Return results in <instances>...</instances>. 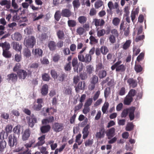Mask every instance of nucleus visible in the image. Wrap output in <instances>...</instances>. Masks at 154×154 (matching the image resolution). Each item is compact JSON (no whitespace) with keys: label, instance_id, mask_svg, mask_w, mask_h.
<instances>
[{"label":"nucleus","instance_id":"obj_1","mask_svg":"<svg viewBox=\"0 0 154 154\" xmlns=\"http://www.w3.org/2000/svg\"><path fill=\"white\" fill-rule=\"evenodd\" d=\"M86 48V47H84L82 48L78 53V58L80 61L88 63L91 60L92 57L88 54H85L84 53Z\"/></svg>","mask_w":154,"mask_h":154},{"label":"nucleus","instance_id":"obj_2","mask_svg":"<svg viewBox=\"0 0 154 154\" xmlns=\"http://www.w3.org/2000/svg\"><path fill=\"white\" fill-rule=\"evenodd\" d=\"M122 61H117L111 66V69L113 70L116 69V71L117 72H124L125 71L126 67L123 64L120 65Z\"/></svg>","mask_w":154,"mask_h":154},{"label":"nucleus","instance_id":"obj_3","mask_svg":"<svg viewBox=\"0 0 154 154\" xmlns=\"http://www.w3.org/2000/svg\"><path fill=\"white\" fill-rule=\"evenodd\" d=\"M36 43V39L33 36H29L25 39L24 44L25 46L29 48H32Z\"/></svg>","mask_w":154,"mask_h":154},{"label":"nucleus","instance_id":"obj_4","mask_svg":"<svg viewBox=\"0 0 154 154\" xmlns=\"http://www.w3.org/2000/svg\"><path fill=\"white\" fill-rule=\"evenodd\" d=\"M8 143L11 147H14L17 144V139L14 136L10 135L8 137Z\"/></svg>","mask_w":154,"mask_h":154},{"label":"nucleus","instance_id":"obj_5","mask_svg":"<svg viewBox=\"0 0 154 154\" xmlns=\"http://www.w3.org/2000/svg\"><path fill=\"white\" fill-rule=\"evenodd\" d=\"M64 126L63 124L58 122H55L52 126V129L53 131L56 132L62 131L63 129Z\"/></svg>","mask_w":154,"mask_h":154},{"label":"nucleus","instance_id":"obj_6","mask_svg":"<svg viewBox=\"0 0 154 154\" xmlns=\"http://www.w3.org/2000/svg\"><path fill=\"white\" fill-rule=\"evenodd\" d=\"M105 134V131L103 126L99 128V132H97L95 135L96 137L98 139L103 138L104 137Z\"/></svg>","mask_w":154,"mask_h":154},{"label":"nucleus","instance_id":"obj_7","mask_svg":"<svg viewBox=\"0 0 154 154\" xmlns=\"http://www.w3.org/2000/svg\"><path fill=\"white\" fill-rule=\"evenodd\" d=\"M7 79L9 82H15L17 81V75L14 73H12L8 74L7 76Z\"/></svg>","mask_w":154,"mask_h":154},{"label":"nucleus","instance_id":"obj_8","mask_svg":"<svg viewBox=\"0 0 154 154\" xmlns=\"http://www.w3.org/2000/svg\"><path fill=\"white\" fill-rule=\"evenodd\" d=\"M61 14L62 16L66 17H69L72 15V13L71 11L67 8L63 9Z\"/></svg>","mask_w":154,"mask_h":154},{"label":"nucleus","instance_id":"obj_9","mask_svg":"<svg viewBox=\"0 0 154 154\" xmlns=\"http://www.w3.org/2000/svg\"><path fill=\"white\" fill-rule=\"evenodd\" d=\"M127 82L128 84V85L132 88L136 87L137 85V81L132 78L128 79L127 81Z\"/></svg>","mask_w":154,"mask_h":154},{"label":"nucleus","instance_id":"obj_10","mask_svg":"<svg viewBox=\"0 0 154 154\" xmlns=\"http://www.w3.org/2000/svg\"><path fill=\"white\" fill-rule=\"evenodd\" d=\"M85 82L84 81L79 82L77 86H75V90L77 93H78L80 90H84L85 86Z\"/></svg>","mask_w":154,"mask_h":154},{"label":"nucleus","instance_id":"obj_11","mask_svg":"<svg viewBox=\"0 0 154 154\" xmlns=\"http://www.w3.org/2000/svg\"><path fill=\"white\" fill-rule=\"evenodd\" d=\"M28 118V120L27 122L29 126L32 128L34 125L35 123H37V119L35 117L30 118V117H27V118Z\"/></svg>","mask_w":154,"mask_h":154},{"label":"nucleus","instance_id":"obj_12","mask_svg":"<svg viewBox=\"0 0 154 154\" xmlns=\"http://www.w3.org/2000/svg\"><path fill=\"white\" fill-rule=\"evenodd\" d=\"M30 130L29 128L26 129L24 131L22 136V139L23 141L27 140L30 137Z\"/></svg>","mask_w":154,"mask_h":154},{"label":"nucleus","instance_id":"obj_13","mask_svg":"<svg viewBox=\"0 0 154 154\" xmlns=\"http://www.w3.org/2000/svg\"><path fill=\"white\" fill-rule=\"evenodd\" d=\"M17 75L20 79H24L26 77L27 74L24 70L20 69L17 72Z\"/></svg>","mask_w":154,"mask_h":154},{"label":"nucleus","instance_id":"obj_14","mask_svg":"<svg viewBox=\"0 0 154 154\" xmlns=\"http://www.w3.org/2000/svg\"><path fill=\"white\" fill-rule=\"evenodd\" d=\"M43 102L42 99V98L38 99L37 100V105H35L33 106V109L35 110L39 111L42 107V103Z\"/></svg>","mask_w":154,"mask_h":154},{"label":"nucleus","instance_id":"obj_15","mask_svg":"<svg viewBox=\"0 0 154 154\" xmlns=\"http://www.w3.org/2000/svg\"><path fill=\"white\" fill-rule=\"evenodd\" d=\"M93 22L94 23V25L96 27L98 26H102L105 24V22L104 20L103 19H93Z\"/></svg>","mask_w":154,"mask_h":154},{"label":"nucleus","instance_id":"obj_16","mask_svg":"<svg viewBox=\"0 0 154 154\" xmlns=\"http://www.w3.org/2000/svg\"><path fill=\"white\" fill-rule=\"evenodd\" d=\"M89 125H87L83 128L82 131V133L83 134V138L84 139L87 138L89 134V131L88 129L89 128Z\"/></svg>","mask_w":154,"mask_h":154},{"label":"nucleus","instance_id":"obj_17","mask_svg":"<svg viewBox=\"0 0 154 154\" xmlns=\"http://www.w3.org/2000/svg\"><path fill=\"white\" fill-rule=\"evenodd\" d=\"M32 53L35 57H42V55L43 51L41 49L36 48L35 49L34 51V50H33Z\"/></svg>","mask_w":154,"mask_h":154},{"label":"nucleus","instance_id":"obj_18","mask_svg":"<svg viewBox=\"0 0 154 154\" xmlns=\"http://www.w3.org/2000/svg\"><path fill=\"white\" fill-rule=\"evenodd\" d=\"M135 109L134 107H132L129 109V117L131 121L133 120L134 119V112Z\"/></svg>","mask_w":154,"mask_h":154},{"label":"nucleus","instance_id":"obj_19","mask_svg":"<svg viewBox=\"0 0 154 154\" xmlns=\"http://www.w3.org/2000/svg\"><path fill=\"white\" fill-rule=\"evenodd\" d=\"M0 47L2 48L3 51L9 50L11 48L10 44L6 42L0 43Z\"/></svg>","mask_w":154,"mask_h":154},{"label":"nucleus","instance_id":"obj_20","mask_svg":"<svg viewBox=\"0 0 154 154\" xmlns=\"http://www.w3.org/2000/svg\"><path fill=\"white\" fill-rule=\"evenodd\" d=\"M51 128V126L49 125H43L41 127L40 130L42 134H45L48 132Z\"/></svg>","mask_w":154,"mask_h":154},{"label":"nucleus","instance_id":"obj_21","mask_svg":"<svg viewBox=\"0 0 154 154\" xmlns=\"http://www.w3.org/2000/svg\"><path fill=\"white\" fill-rule=\"evenodd\" d=\"M45 135H43L38 138L39 141L36 143L37 146H41L44 144L45 143Z\"/></svg>","mask_w":154,"mask_h":154},{"label":"nucleus","instance_id":"obj_22","mask_svg":"<svg viewBox=\"0 0 154 154\" xmlns=\"http://www.w3.org/2000/svg\"><path fill=\"white\" fill-rule=\"evenodd\" d=\"M13 48L16 51H20L22 49V46L19 43L16 42H13L12 43Z\"/></svg>","mask_w":154,"mask_h":154},{"label":"nucleus","instance_id":"obj_23","mask_svg":"<svg viewBox=\"0 0 154 154\" xmlns=\"http://www.w3.org/2000/svg\"><path fill=\"white\" fill-rule=\"evenodd\" d=\"M48 88L47 84L43 85L41 89V93L43 95L45 96L48 93Z\"/></svg>","mask_w":154,"mask_h":154},{"label":"nucleus","instance_id":"obj_24","mask_svg":"<svg viewBox=\"0 0 154 154\" xmlns=\"http://www.w3.org/2000/svg\"><path fill=\"white\" fill-rule=\"evenodd\" d=\"M54 121V117L52 116H49L48 118L44 119L42 121V123L43 125H46L50 123L53 122Z\"/></svg>","mask_w":154,"mask_h":154},{"label":"nucleus","instance_id":"obj_25","mask_svg":"<svg viewBox=\"0 0 154 154\" xmlns=\"http://www.w3.org/2000/svg\"><path fill=\"white\" fill-rule=\"evenodd\" d=\"M21 34L18 32H15L12 35V38L13 40L20 41L21 39Z\"/></svg>","mask_w":154,"mask_h":154},{"label":"nucleus","instance_id":"obj_26","mask_svg":"<svg viewBox=\"0 0 154 154\" xmlns=\"http://www.w3.org/2000/svg\"><path fill=\"white\" fill-rule=\"evenodd\" d=\"M32 146L29 143H26L25 144L24 146L27 149L25 151L21 152L19 154H31V151H29L28 148L31 147Z\"/></svg>","mask_w":154,"mask_h":154},{"label":"nucleus","instance_id":"obj_27","mask_svg":"<svg viewBox=\"0 0 154 154\" xmlns=\"http://www.w3.org/2000/svg\"><path fill=\"white\" fill-rule=\"evenodd\" d=\"M133 98L130 97L129 96L127 95L125 98L124 103L126 105H129L133 101Z\"/></svg>","mask_w":154,"mask_h":154},{"label":"nucleus","instance_id":"obj_28","mask_svg":"<svg viewBox=\"0 0 154 154\" xmlns=\"http://www.w3.org/2000/svg\"><path fill=\"white\" fill-rule=\"evenodd\" d=\"M48 47L51 51H54L56 49V45L54 41H50L48 43Z\"/></svg>","mask_w":154,"mask_h":154},{"label":"nucleus","instance_id":"obj_29","mask_svg":"<svg viewBox=\"0 0 154 154\" xmlns=\"http://www.w3.org/2000/svg\"><path fill=\"white\" fill-rule=\"evenodd\" d=\"M0 4L2 6L6 5V8L7 9H9L10 8L11 5L10 2L7 0H2L0 2Z\"/></svg>","mask_w":154,"mask_h":154},{"label":"nucleus","instance_id":"obj_30","mask_svg":"<svg viewBox=\"0 0 154 154\" xmlns=\"http://www.w3.org/2000/svg\"><path fill=\"white\" fill-rule=\"evenodd\" d=\"M139 9L137 8L134 11H132L131 14V17L132 21L134 23L136 15H137L139 12Z\"/></svg>","mask_w":154,"mask_h":154},{"label":"nucleus","instance_id":"obj_31","mask_svg":"<svg viewBox=\"0 0 154 154\" xmlns=\"http://www.w3.org/2000/svg\"><path fill=\"white\" fill-rule=\"evenodd\" d=\"M94 68L93 66L91 65H88L86 66V71L88 74L90 75L94 71Z\"/></svg>","mask_w":154,"mask_h":154},{"label":"nucleus","instance_id":"obj_32","mask_svg":"<svg viewBox=\"0 0 154 154\" xmlns=\"http://www.w3.org/2000/svg\"><path fill=\"white\" fill-rule=\"evenodd\" d=\"M104 6V2L101 0H98L96 1L94 3V7L96 9H97Z\"/></svg>","mask_w":154,"mask_h":154},{"label":"nucleus","instance_id":"obj_33","mask_svg":"<svg viewBox=\"0 0 154 154\" xmlns=\"http://www.w3.org/2000/svg\"><path fill=\"white\" fill-rule=\"evenodd\" d=\"M115 128L113 127L109 129L106 133L107 136L109 137H112L114 135Z\"/></svg>","mask_w":154,"mask_h":154},{"label":"nucleus","instance_id":"obj_34","mask_svg":"<svg viewBox=\"0 0 154 154\" xmlns=\"http://www.w3.org/2000/svg\"><path fill=\"white\" fill-rule=\"evenodd\" d=\"M57 35L58 38L60 39L63 40L64 38V32L62 30H59L57 32Z\"/></svg>","mask_w":154,"mask_h":154},{"label":"nucleus","instance_id":"obj_35","mask_svg":"<svg viewBox=\"0 0 154 154\" xmlns=\"http://www.w3.org/2000/svg\"><path fill=\"white\" fill-rule=\"evenodd\" d=\"M7 143L5 140H2L0 142V152H3L6 147Z\"/></svg>","mask_w":154,"mask_h":154},{"label":"nucleus","instance_id":"obj_36","mask_svg":"<svg viewBox=\"0 0 154 154\" xmlns=\"http://www.w3.org/2000/svg\"><path fill=\"white\" fill-rule=\"evenodd\" d=\"M134 125L132 122H128L126 126L125 129L127 131H130L133 130Z\"/></svg>","mask_w":154,"mask_h":154},{"label":"nucleus","instance_id":"obj_37","mask_svg":"<svg viewBox=\"0 0 154 154\" xmlns=\"http://www.w3.org/2000/svg\"><path fill=\"white\" fill-rule=\"evenodd\" d=\"M79 22L81 24H84L86 23L87 20V18L84 16L79 17L78 18Z\"/></svg>","mask_w":154,"mask_h":154},{"label":"nucleus","instance_id":"obj_38","mask_svg":"<svg viewBox=\"0 0 154 154\" xmlns=\"http://www.w3.org/2000/svg\"><path fill=\"white\" fill-rule=\"evenodd\" d=\"M20 128L21 126L20 125H18L15 127L13 130L14 133L19 136L20 133Z\"/></svg>","mask_w":154,"mask_h":154},{"label":"nucleus","instance_id":"obj_39","mask_svg":"<svg viewBox=\"0 0 154 154\" xmlns=\"http://www.w3.org/2000/svg\"><path fill=\"white\" fill-rule=\"evenodd\" d=\"M67 24L68 26L70 27H74L77 24L76 21L72 20H69L67 21Z\"/></svg>","mask_w":154,"mask_h":154},{"label":"nucleus","instance_id":"obj_40","mask_svg":"<svg viewBox=\"0 0 154 154\" xmlns=\"http://www.w3.org/2000/svg\"><path fill=\"white\" fill-rule=\"evenodd\" d=\"M85 29L82 27H79L77 29L76 32L77 34L80 35H82L85 32Z\"/></svg>","mask_w":154,"mask_h":154},{"label":"nucleus","instance_id":"obj_41","mask_svg":"<svg viewBox=\"0 0 154 154\" xmlns=\"http://www.w3.org/2000/svg\"><path fill=\"white\" fill-rule=\"evenodd\" d=\"M2 55L4 57L7 58H11L12 56L11 52L8 50L3 51Z\"/></svg>","mask_w":154,"mask_h":154},{"label":"nucleus","instance_id":"obj_42","mask_svg":"<svg viewBox=\"0 0 154 154\" xmlns=\"http://www.w3.org/2000/svg\"><path fill=\"white\" fill-rule=\"evenodd\" d=\"M120 19L118 17H115L112 20V23L115 26H118L120 22Z\"/></svg>","mask_w":154,"mask_h":154},{"label":"nucleus","instance_id":"obj_43","mask_svg":"<svg viewBox=\"0 0 154 154\" xmlns=\"http://www.w3.org/2000/svg\"><path fill=\"white\" fill-rule=\"evenodd\" d=\"M74 9H78L80 6V3L79 1L74 0L72 2Z\"/></svg>","mask_w":154,"mask_h":154},{"label":"nucleus","instance_id":"obj_44","mask_svg":"<svg viewBox=\"0 0 154 154\" xmlns=\"http://www.w3.org/2000/svg\"><path fill=\"white\" fill-rule=\"evenodd\" d=\"M131 42V41L130 40H127L123 45V48L124 50H126L128 49L130 47Z\"/></svg>","mask_w":154,"mask_h":154},{"label":"nucleus","instance_id":"obj_45","mask_svg":"<svg viewBox=\"0 0 154 154\" xmlns=\"http://www.w3.org/2000/svg\"><path fill=\"white\" fill-rule=\"evenodd\" d=\"M100 49L101 52L103 55H106L109 52V50L105 46H102Z\"/></svg>","mask_w":154,"mask_h":154},{"label":"nucleus","instance_id":"obj_46","mask_svg":"<svg viewBox=\"0 0 154 154\" xmlns=\"http://www.w3.org/2000/svg\"><path fill=\"white\" fill-rule=\"evenodd\" d=\"M23 55L26 57L29 58V57L31 55L30 50L28 48L25 49L23 51Z\"/></svg>","mask_w":154,"mask_h":154},{"label":"nucleus","instance_id":"obj_47","mask_svg":"<svg viewBox=\"0 0 154 154\" xmlns=\"http://www.w3.org/2000/svg\"><path fill=\"white\" fill-rule=\"evenodd\" d=\"M12 127V125L10 124L6 126L5 130L7 134L11 132Z\"/></svg>","mask_w":154,"mask_h":154},{"label":"nucleus","instance_id":"obj_48","mask_svg":"<svg viewBox=\"0 0 154 154\" xmlns=\"http://www.w3.org/2000/svg\"><path fill=\"white\" fill-rule=\"evenodd\" d=\"M94 140L93 139H88L85 142V144L86 146H91L93 144Z\"/></svg>","mask_w":154,"mask_h":154},{"label":"nucleus","instance_id":"obj_49","mask_svg":"<svg viewBox=\"0 0 154 154\" xmlns=\"http://www.w3.org/2000/svg\"><path fill=\"white\" fill-rule=\"evenodd\" d=\"M81 137V134H79L76 137V139L75 141L76 143H78L79 145H80L82 142V140H81L80 139Z\"/></svg>","mask_w":154,"mask_h":154},{"label":"nucleus","instance_id":"obj_50","mask_svg":"<svg viewBox=\"0 0 154 154\" xmlns=\"http://www.w3.org/2000/svg\"><path fill=\"white\" fill-rule=\"evenodd\" d=\"M90 44L91 45H93V44L97 43L98 42V40L96 39L93 36L91 35L90 38Z\"/></svg>","mask_w":154,"mask_h":154},{"label":"nucleus","instance_id":"obj_51","mask_svg":"<svg viewBox=\"0 0 154 154\" xmlns=\"http://www.w3.org/2000/svg\"><path fill=\"white\" fill-rule=\"evenodd\" d=\"M134 69L136 72L138 73L142 71L143 68L140 65L137 64L135 65Z\"/></svg>","mask_w":154,"mask_h":154},{"label":"nucleus","instance_id":"obj_52","mask_svg":"<svg viewBox=\"0 0 154 154\" xmlns=\"http://www.w3.org/2000/svg\"><path fill=\"white\" fill-rule=\"evenodd\" d=\"M137 94L136 91L134 89H131L128 95V96H129L131 97H134Z\"/></svg>","mask_w":154,"mask_h":154},{"label":"nucleus","instance_id":"obj_53","mask_svg":"<svg viewBox=\"0 0 154 154\" xmlns=\"http://www.w3.org/2000/svg\"><path fill=\"white\" fill-rule=\"evenodd\" d=\"M60 11H57L54 14V18L57 21H59L61 18V15L60 14Z\"/></svg>","mask_w":154,"mask_h":154},{"label":"nucleus","instance_id":"obj_54","mask_svg":"<svg viewBox=\"0 0 154 154\" xmlns=\"http://www.w3.org/2000/svg\"><path fill=\"white\" fill-rule=\"evenodd\" d=\"M106 75V71L104 70L100 71L99 73V77L100 79H103L105 77Z\"/></svg>","mask_w":154,"mask_h":154},{"label":"nucleus","instance_id":"obj_55","mask_svg":"<svg viewBox=\"0 0 154 154\" xmlns=\"http://www.w3.org/2000/svg\"><path fill=\"white\" fill-rule=\"evenodd\" d=\"M98 79L96 75H93L91 79L90 83L96 84L98 82Z\"/></svg>","mask_w":154,"mask_h":154},{"label":"nucleus","instance_id":"obj_56","mask_svg":"<svg viewBox=\"0 0 154 154\" xmlns=\"http://www.w3.org/2000/svg\"><path fill=\"white\" fill-rule=\"evenodd\" d=\"M72 89L70 87L66 88L64 90V94L66 95H71Z\"/></svg>","mask_w":154,"mask_h":154},{"label":"nucleus","instance_id":"obj_57","mask_svg":"<svg viewBox=\"0 0 154 154\" xmlns=\"http://www.w3.org/2000/svg\"><path fill=\"white\" fill-rule=\"evenodd\" d=\"M42 78L43 80L46 81H48L50 79L49 75L46 73L42 75Z\"/></svg>","mask_w":154,"mask_h":154},{"label":"nucleus","instance_id":"obj_58","mask_svg":"<svg viewBox=\"0 0 154 154\" xmlns=\"http://www.w3.org/2000/svg\"><path fill=\"white\" fill-rule=\"evenodd\" d=\"M71 68V62H69L68 63H66L64 67L65 70L66 71H70Z\"/></svg>","mask_w":154,"mask_h":154},{"label":"nucleus","instance_id":"obj_59","mask_svg":"<svg viewBox=\"0 0 154 154\" xmlns=\"http://www.w3.org/2000/svg\"><path fill=\"white\" fill-rule=\"evenodd\" d=\"M81 79L82 80H84L88 78V75L86 72H82L79 75Z\"/></svg>","mask_w":154,"mask_h":154},{"label":"nucleus","instance_id":"obj_60","mask_svg":"<svg viewBox=\"0 0 154 154\" xmlns=\"http://www.w3.org/2000/svg\"><path fill=\"white\" fill-rule=\"evenodd\" d=\"M51 74L52 77L54 79L57 78V74L56 71L54 69H52L51 71Z\"/></svg>","mask_w":154,"mask_h":154},{"label":"nucleus","instance_id":"obj_61","mask_svg":"<svg viewBox=\"0 0 154 154\" xmlns=\"http://www.w3.org/2000/svg\"><path fill=\"white\" fill-rule=\"evenodd\" d=\"M144 53L143 52L140 53L139 55L137 57V60L138 62H140L144 59Z\"/></svg>","mask_w":154,"mask_h":154},{"label":"nucleus","instance_id":"obj_62","mask_svg":"<svg viewBox=\"0 0 154 154\" xmlns=\"http://www.w3.org/2000/svg\"><path fill=\"white\" fill-rule=\"evenodd\" d=\"M93 102V100L92 98H89L88 99L85 103L84 105L85 106H87L89 107L91 105Z\"/></svg>","mask_w":154,"mask_h":154},{"label":"nucleus","instance_id":"obj_63","mask_svg":"<svg viewBox=\"0 0 154 154\" xmlns=\"http://www.w3.org/2000/svg\"><path fill=\"white\" fill-rule=\"evenodd\" d=\"M128 113H129V109H124L121 113V117L122 118L126 117L127 116Z\"/></svg>","mask_w":154,"mask_h":154},{"label":"nucleus","instance_id":"obj_64","mask_svg":"<svg viewBox=\"0 0 154 154\" xmlns=\"http://www.w3.org/2000/svg\"><path fill=\"white\" fill-rule=\"evenodd\" d=\"M125 93V89L124 87H122L119 91L118 94L120 96H123Z\"/></svg>","mask_w":154,"mask_h":154}]
</instances>
